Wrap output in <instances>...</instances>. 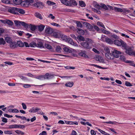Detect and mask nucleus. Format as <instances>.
<instances>
[{
    "label": "nucleus",
    "mask_w": 135,
    "mask_h": 135,
    "mask_svg": "<svg viewBox=\"0 0 135 135\" xmlns=\"http://www.w3.org/2000/svg\"><path fill=\"white\" fill-rule=\"evenodd\" d=\"M114 44L118 46H122L124 49H126L127 47V44L124 41L122 40H116L114 41Z\"/></svg>",
    "instance_id": "f257e3e1"
},
{
    "label": "nucleus",
    "mask_w": 135,
    "mask_h": 135,
    "mask_svg": "<svg viewBox=\"0 0 135 135\" xmlns=\"http://www.w3.org/2000/svg\"><path fill=\"white\" fill-rule=\"evenodd\" d=\"M8 12L13 14L15 15H18V14L17 12V7L10 8L8 9Z\"/></svg>",
    "instance_id": "f03ea898"
},
{
    "label": "nucleus",
    "mask_w": 135,
    "mask_h": 135,
    "mask_svg": "<svg viewBox=\"0 0 135 135\" xmlns=\"http://www.w3.org/2000/svg\"><path fill=\"white\" fill-rule=\"evenodd\" d=\"M111 53L114 56V58L115 57L116 58L119 57V55L122 54V53L120 51H117L116 50H114L113 51H112Z\"/></svg>",
    "instance_id": "7ed1b4c3"
},
{
    "label": "nucleus",
    "mask_w": 135,
    "mask_h": 135,
    "mask_svg": "<svg viewBox=\"0 0 135 135\" xmlns=\"http://www.w3.org/2000/svg\"><path fill=\"white\" fill-rule=\"evenodd\" d=\"M81 45L84 47L88 49H91V47L89 46L88 42H83L80 43Z\"/></svg>",
    "instance_id": "20e7f679"
},
{
    "label": "nucleus",
    "mask_w": 135,
    "mask_h": 135,
    "mask_svg": "<svg viewBox=\"0 0 135 135\" xmlns=\"http://www.w3.org/2000/svg\"><path fill=\"white\" fill-rule=\"evenodd\" d=\"M34 6L39 8H42L44 7V5L42 2L38 1L36 2L34 4Z\"/></svg>",
    "instance_id": "39448f33"
},
{
    "label": "nucleus",
    "mask_w": 135,
    "mask_h": 135,
    "mask_svg": "<svg viewBox=\"0 0 135 135\" xmlns=\"http://www.w3.org/2000/svg\"><path fill=\"white\" fill-rule=\"evenodd\" d=\"M83 24L85 26L86 28L89 29L90 31H91L93 30V26L89 23L85 22H84Z\"/></svg>",
    "instance_id": "423d86ee"
},
{
    "label": "nucleus",
    "mask_w": 135,
    "mask_h": 135,
    "mask_svg": "<svg viewBox=\"0 0 135 135\" xmlns=\"http://www.w3.org/2000/svg\"><path fill=\"white\" fill-rule=\"evenodd\" d=\"M127 45L126 48V49H124L126 50V52L130 55H133L134 51H132L131 47H129L128 48H127Z\"/></svg>",
    "instance_id": "0eeeda50"
},
{
    "label": "nucleus",
    "mask_w": 135,
    "mask_h": 135,
    "mask_svg": "<svg viewBox=\"0 0 135 135\" xmlns=\"http://www.w3.org/2000/svg\"><path fill=\"white\" fill-rule=\"evenodd\" d=\"M45 31V33L48 34H51L53 32V30L48 26L46 27Z\"/></svg>",
    "instance_id": "6e6552de"
},
{
    "label": "nucleus",
    "mask_w": 135,
    "mask_h": 135,
    "mask_svg": "<svg viewBox=\"0 0 135 135\" xmlns=\"http://www.w3.org/2000/svg\"><path fill=\"white\" fill-rule=\"evenodd\" d=\"M61 33L60 31L54 32L53 33V36L56 38H60L61 35Z\"/></svg>",
    "instance_id": "1a4fd4ad"
},
{
    "label": "nucleus",
    "mask_w": 135,
    "mask_h": 135,
    "mask_svg": "<svg viewBox=\"0 0 135 135\" xmlns=\"http://www.w3.org/2000/svg\"><path fill=\"white\" fill-rule=\"evenodd\" d=\"M108 54H105V55L106 57L109 59L112 60L114 59V56L111 53H110V52L109 53H107Z\"/></svg>",
    "instance_id": "9d476101"
},
{
    "label": "nucleus",
    "mask_w": 135,
    "mask_h": 135,
    "mask_svg": "<svg viewBox=\"0 0 135 135\" xmlns=\"http://www.w3.org/2000/svg\"><path fill=\"white\" fill-rule=\"evenodd\" d=\"M79 54L80 56L85 58L88 57V56L86 54L85 51H80Z\"/></svg>",
    "instance_id": "9b49d317"
},
{
    "label": "nucleus",
    "mask_w": 135,
    "mask_h": 135,
    "mask_svg": "<svg viewBox=\"0 0 135 135\" xmlns=\"http://www.w3.org/2000/svg\"><path fill=\"white\" fill-rule=\"evenodd\" d=\"M41 109L40 108H35L34 107H33L31 108L29 110V112L35 113L36 112L39 110H40Z\"/></svg>",
    "instance_id": "f8f14e48"
},
{
    "label": "nucleus",
    "mask_w": 135,
    "mask_h": 135,
    "mask_svg": "<svg viewBox=\"0 0 135 135\" xmlns=\"http://www.w3.org/2000/svg\"><path fill=\"white\" fill-rule=\"evenodd\" d=\"M69 6H71L72 5L76 6L78 3L76 2L74 0H69Z\"/></svg>",
    "instance_id": "ddd939ff"
},
{
    "label": "nucleus",
    "mask_w": 135,
    "mask_h": 135,
    "mask_svg": "<svg viewBox=\"0 0 135 135\" xmlns=\"http://www.w3.org/2000/svg\"><path fill=\"white\" fill-rule=\"evenodd\" d=\"M61 3L66 6H69V0H60Z\"/></svg>",
    "instance_id": "4468645a"
},
{
    "label": "nucleus",
    "mask_w": 135,
    "mask_h": 135,
    "mask_svg": "<svg viewBox=\"0 0 135 135\" xmlns=\"http://www.w3.org/2000/svg\"><path fill=\"white\" fill-rule=\"evenodd\" d=\"M10 44V46L11 48L13 49L17 47L16 42H11Z\"/></svg>",
    "instance_id": "2eb2a0df"
},
{
    "label": "nucleus",
    "mask_w": 135,
    "mask_h": 135,
    "mask_svg": "<svg viewBox=\"0 0 135 135\" xmlns=\"http://www.w3.org/2000/svg\"><path fill=\"white\" fill-rule=\"evenodd\" d=\"M17 47L18 46L19 47H22L24 46V43L20 40L17 41Z\"/></svg>",
    "instance_id": "dca6fc26"
},
{
    "label": "nucleus",
    "mask_w": 135,
    "mask_h": 135,
    "mask_svg": "<svg viewBox=\"0 0 135 135\" xmlns=\"http://www.w3.org/2000/svg\"><path fill=\"white\" fill-rule=\"evenodd\" d=\"M21 5L24 7H27L29 6V3L27 2V0H25L23 1H22Z\"/></svg>",
    "instance_id": "f3484780"
},
{
    "label": "nucleus",
    "mask_w": 135,
    "mask_h": 135,
    "mask_svg": "<svg viewBox=\"0 0 135 135\" xmlns=\"http://www.w3.org/2000/svg\"><path fill=\"white\" fill-rule=\"evenodd\" d=\"M34 15L36 17L41 20H42L43 19V17L42 16L40 13L38 12H35V13Z\"/></svg>",
    "instance_id": "a211bd4d"
},
{
    "label": "nucleus",
    "mask_w": 135,
    "mask_h": 135,
    "mask_svg": "<svg viewBox=\"0 0 135 135\" xmlns=\"http://www.w3.org/2000/svg\"><path fill=\"white\" fill-rule=\"evenodd\" d=\"M52 76L51 74H49L48 73H47L45 75H44V80L49 79L51 78Z\"/></svg>",
    "instance_id": "6ab92c4d"
},
{
    "label": "nucleus",
    "mask_w": 135,
    "mask_h": 135,
    "mask_svg": "<svg viewBox=\"0 0 135 135\" xmlns=\"http://www.w3.org/2000/svg\"><path fill=\"white\" fill-rule=\"evenodd\" d=\"M63 49L65 52L69 53L72 52V51L70 49L69 47H68L65 46L63 48Z\"/></svg>",
    "instance_id": "aec40b11"
},
{
    "label": "nucleus",
    "mask_w": 135,
    "mask_h": 135,
    "mask_svg": "<svg viewBox=\"0 0 135 135\" xmlns=\"http://www.w3.org/2000/svg\"><path fill=\"white\" fill-rule=\"evenodd\" d=\"M36 79L40 80H44V75H35V78Z\"/></svg>",
    "instance_id": "412c9836"
},
{
    "label": "nucleus",
    "mask_w": 135,
    "mask_h": 135,
    "mask_svg": "<svg viewBox=\"0 0 135 135\" xmlns=\"http://www.w3.org/2000/svg\"><path fill=\"white\" fill-rule=\"evenodd\" d=\"M77 31L79 34L80 35H83L85 33L84 30L79 28L77 29Z\"/></svg>",
    "instance_id": "4be33fe9"
},
{
    "label": "nucleus",
    "mask_w": 135,
    "mask_h": 135,
    "mask_svg": "<svg viewBox=\"0 0 135 135\" xmlns=\"http://www.w3.org/2000/svg\"><path fill=\"white\" fill-rule=\"evenodd\" d=\"M17 12L22 14H23L25 13V11L24 9L18 8H17Z\"/></svg>",
    "instance_id": "5701e85b"
},
{
    "label": "nucleus",
    "mask_w": 135,
    "mask_h": 135,
    "mask_svg": "<svg viewBox=\"0 0 135 135\" xmlns=\"http://www.w3.org/2000/svg\"><path fill=\"white\" fill-rule=\"evenodd\" d=\"M8 111L9 112L12 113H18L19 112L18 110L16 109H9Z\"/></svg>",
    "instance_id": "b1692460"
},
{
    "label": "nucleus",
    "mask_w": 135,
    "mask_h": 135,
    "mask_svg": "<svg viewBox=\"0 0 135 135\" xmlns=\"http://www.w3.org/2000/svg\"><path fill=\"white\" fill-rule=\"evenodd\" d=\"M105 41L111 44H113L114 42L113 40L108 38H105Z\"/></svg>",
    "instance_id": "393cba45"
},
{
    "label": "nucleus",
    "mask_w": 135,
    "mask_h": 135,
    "mask_svg": "<svg viewBox=\"0 0 135 135\" xmlns=\"http://www.w3.org/2000/svg\"><path fill=\"white\" fill-rule=\"evenodd\" d=\"M45 27V26H44L42 25L38 26V30L40 32L42 31L44 29Z\"/></svg>",
    "instance_id": "a878e982"
},
{
    "label": "nucleus",
    "mask_w": 135,
    "mask_h": 135,
    "mask_svg": "<svg viewBox=\"0 0 135 135\" xmlns=\"http://www.w3.org/2000/svg\"><path fill=\"white\" fill-rule=\"evenodd\" d=\"M21 21L17 20L14 21V22L15 25L16 26H20L21 25Z\"/></svg>",
    "instance_id": "bb28decb"
},
{
    "label": "nucleus",
    "mask_w": 135,
    "mask_h": 135,
    "mask_svg": "<svg viewBox=\"0 0 135 135\" xmlns=\"http://www.w3.org/2000/svg\"><path fill=\"white\" fill-rule=\"evenodd\" d=\"M89 65L91 66H94L97 68H99V69H105L107 68H103L101 66H99V65L94 64H89Z\"/></svg>",
    "instance_id": "cd10ccee"
},
{
    "label": "nucleus",
    "mask_w": 135,
    "mask_h": 135,
    "mask_svg": "<svg viewBox=\"0 0 135 135\" xmlns=\"http://www.w3.org/2000/svg\"><path fill=\"white\" fill-rule=\"evenodd\" d=\"M22 0H13L14 3L16 5L21 4Z\"/></svg>",
    "instance_id": "c85d7f7f"
},
{
    "label": "nucleus",
    "mask_w": 135,
    "mask_h": 135,
    "mask_svg": "<svg viewBox=\"0 0 135 135\" xmlns=\"http://www.w3.org/2000/svg\"><path fill=\"white\" fill-rule=\"evenodd\" d=\"M37 47L39 48H44V46L42 42H38L37 44Z\"/></svg>",
    "instance_id": "c756f323"
},
{
    "label": "nucleus",
    "mask_w": 135,
    "mask_h": 135,
    "mask_svg": "<svg viewBox=\"0 0 135 135\" xmlns=\"http://www.w3.org/2000/svg\"><path fill=\"white\" fill-rule=\"evenodd\" d=\"M114 9L115 12H123V9L121 8L114 7Z\"/></svg>",
    "instance_id": "7c9ffc66"
},
{
    "label": "nucleus",
    "mask_w": 135,
    "mask_h": 135,
    "mask_svg": "<svg viewBox=\"0 0 135 135\" xmlns=\"http://www.w3.org/2000/svg\"><path fill=\"white\" fill-rule=\"evenodd\" d=\"M73 82H71L66 83L65 85L67 87H71L73 85Z\"/></svg>",
    "instance_id": "2f4dec72"
},
{
    "label": "nucleus",
    "mask_w": 135,
    "mask_h": 135,
    "mask_svg": "<svg viewBox=\"0 0 135 135\" xmlns=\"http://www.w3.org/2000/svg\"><path fill=\"white\" fill-rule=\"evenodd\" d=\"M30 46L31 47H37V44L35 42L33 41L30 44Z\"/></svg>",
    "instance_id": "473e14b6"
},
{
    "label": "nucleus",
    "mask_w": 135,
    "mask_h": 135,
    "mask_svg": "<svg viewBox=\"0 0 135 135\" xmlns=\"http://www.w3.org/2000/svg\"><path fill=\"white\" fill-rule=\"evenodd\" d=\"M126 63H130V65L134 66L135 67V64L134 63V61H131L127 60L126 61Z\"/></svg>",
    "instance_id": "72a5a7b5"
},
{
    "label": "nucleus",
    "mask_w": 135,
    "mask_h": 135,
    "mask_svg": "<svg viewBox=\"0 0 135 135\" xmlns=\"http://www.w3.org/2000/svg\"><path fill=\"white\" fill-rule=\"evenodd\" d=\"M98 130L102 134L105 135H110L109 133L105 132L104 131L99 128L98 129Z\"/></svg>",
    "instance_id": "f704fd0d"
},
{
    "label": "nucleus",
    "mask_w": 135,
    "mask_h": 135,
    "mask_svg": "<svg viewBox=\"0 0 135 135\" xmlns=\"http://www.w3.org/2000/svg\"><path fill=\"white\" fill-rule=\"evenodd\" d=\"M79 5L81 7H85L86 6V4L83 1H79Z\"/></svg>",
    "instance_id": "c9c22d12"
},
{
    "label": "nucleus",
    "mask_w": 135,
    "mask_h": 135,
    "mask_svg": "<svg viewBox=\"0 0 135 135\" xmlns=\"http://www.w3.org/2000/svg\"><path fill=\"white\" fill-rule=\"evenodd\" d=\"M30 28L31 30L33 31H34L36 30V26L32 25L31 24L30 26Z\"/></svg>",
    "instance_id": "e433bc0d"
},
{
    "label": "nucleus",
    "mask_w": 135,
    "mask_h": 135,
    "mask_svg": "<svg viewBox=\"0 0 135 135\" xmlns=\"http://www.w3.org/2000/svg\"><path fill=\"white\" fill-rule=\"evenodd\" d=\"M15 132L17 134H20L21 135H23L25 133H24L22 131H21L19 130H16L15 131Z\"/></svg>",
    "instance_id": "4c0bfd02"
},
{
    "label": "nucleus",
    "mask_w": 135,
    "mask_h": 135,
    "mask_svg": "<svg viewBox=\"0 0 135 135\" xmlns=\"http://www.w3.org/2000/svg\"><path fill=\"white\" fill-rule=\"evenodd\" d=\"M76 23L77 25V26L79 27L82 28L83 27L81 23L79 21H76Z\"/></svg>",
    "instance_id": "58836bf2"
},
{
    "label": "nucleus",
    "mask_w": 135,
    "mask_h": 135,
    "mask_svg": "<svg viewBox=\"0 0 135 135\" xmlns=\"http://www.w3.org/2000/svg\"><path fill=\"white\" fill-rule=\"evenodd\" d=\"M4 54H4V55H6L7 56L9 57H12L15 56L14 54L11 53L6 52L4 53Z\"/></svg>",
    "instance_id": "ea45409f"
},
{
    "label": "nucleus",
    "mask_w": 135,
    "mask_h": 135,
    "mask_svg": "<svg viewBox=\"0 0 135 135\" xmlns=\"http://www.w3.org/2000/svg\"><path fill=\"white\" fill-rule=\"evenodd\" d=\"M8 128L9 129L17 128V125L15 124L9 125L8 127Z\"/></svg>",
    "instance_id": "a19ab883"
},
{
    "label": "nucleus",
    "mask_w": 135,
    "mask_h": 135,
    "mask_svg": "<svg viewBox=\"0 0 135 135\" xmlns=\"http://www.w3.org/2000/svg\"><path fill=\"white\" fill-rule=\"evenodd\" d=\"M100 5L101 6V7L105 9L106 10L108 9V7L105 4L103 3H101Z\"/></svg>",
    "instance_id": "79ce46f5"
},
{
    "label": "nucleus",
    "mask_w": 135,
    "mask_h": 135,
    "mask_svg": "<svg viewBox=\"0 0 135 135\" xmlns=\"http://www.w3.org/2000/svg\"><path fill=\"white\" fill-rule=\"evenodd\" d=\"M5 22L6 23L12 26L13 24V22L10 20H7Z\"/></svg>",
    "instance_id": "37998d69"
},
{
    "label": "nucleus",
    "mask_w": 135,
    "mask_h": 135,
    "mask_svg": "<svg viewBox=\"0 0 135 135\" xmlns=\"http://www.w3.org/2000/svg\"><path fill=\"white\" fill-rule=\"evenodd\" d=\"M44 47L48 49H52V47L50 45L48 44H45Z\"/></svg>",
    "instance_id": "c03bdc74"
},
{
    "label": "nucleus",
    "mask_w": 135,
    "mask_h": 135,
    "mask_svg": "<svg viewBox=\"0 0 135 135\" xmlns=\"http://www.w3.org/2000/svg\"><path fill=\"white\" fill-rule=\"evenodd\" d=\"M61 35L62 36H61V37H60V38H61L62 40L65 41L67 40L68 38L66 36L64 35L62 33L61 34Z\"/></svg>",
    "instance_id": "a18cd8bd"
},
{
    "label": "nucleus",
    "mask_w": 135,
    "mask_h": 135,
    "mask_svg": "<svg viewBox=\"0 0 135 135\" xmlns=\"http://www.w3.org/2000/svg\"><path fill=\"white\" fill-rule=\"evenodd\" d=\"M104 52L105 53V54H108L107 53H109L110 52L108 47H105L104 49Z\"/></svg>",
    "instance_id": "49530a36"
},
{
    "label": "nucleus",
    "mask_w": 135,
    "mask_h": 135,
    "mask_svg": "<svg viewBox=\"0 0 135 135\" xmlns=\"http://www.w3.org/2000/svg\"><path fill=\"white\" fill-rule=\"evenodd\" d=\"M47 4L49 5H53L55 4V3L54 2L50 1H47Z\"/></svg>",
    "instance_id": "de8ad7c7"
},
{
    "label": "nucleus",
    "mask_w": 135,
    "mask_h": 135,
    "mask_svg": "<svg viewBox=\"0 0 135 135\" xmlns=\"http://www.w3.org/2000/svg\"><path fill=\"white\" fill-rule=\"evenodd\" d=\"M77 38L80 41H84L85 40V39L81 36H79L77 37Z\"/></svg>",
    "instance_id": "09e8293b"
},
{
    "label": "nucleus",
    "mask_w": 135,
    "mask_h": 135,
    "mask_svg": "<svg viewBox=\"0 0 135 135\" xmlns=\"http://www.w3.org/2000/svg\"><path fill=\"white\" fill-rule=\"evenodd\" d=\"M21 25L25 28H27L28 27V24L24 22L21 21Z\"/></svg>",
    "instance_id": "8fccbe9b"
},
{
    "label": "nucleus",
    "mask_w": 135,
    "mask_h": 135,
    "mask_svg": "<svg viewBox=\"0 0 135 135\" xmlns=\"http://www.w3.org/2000/svg\"><path fill=\"white\" fill-rule=\"evenodd\" d=\"M119 33L120 34L121 36L122 37H124L125 38H129V36L124 33H121L120 32H119Z\"/></svg>",
    "instance_id": "3c124183"
},
{
    "label": "nucleus",
    "mask_w": 135,
    "mask_h": 135,
    "mask_svg": "<svg viewBox=\"0 0 135 135\" xmlns=\"http://www.w3.org/2000/svg\"><path fill=\"white\" fill-rule=\"evenodd\" d=\"M56 50L57 52H59L62 50V49L59 46H57L56 47Z\"/></svg>",
    "instance_id": "603ef678"
},
{
    "label": "nucleus",
    "mask_w": 135,
    "mask_h": 135,
    "mask_svg": "<svg viewBox=\"0 0 135 135\" xmlns=\"http://www.w3.org/2000/svg\"><path fill=\"white\" fill-rule=\"evenodd\" d=\"M97 24L98 26L101 27H102L104 28V29H105V28L104 25L102 23L100 22H97Z\"/></svg>",
    "instance_id": "864d4df0"
},
{
    "label": "nucleus",
    "mask_w": 135,
    "mask_h": 135,
    "mask_svg": "<svg viewBox=\"0 0 135 135\" xmlns=\"http://www.w3.org/2000/svg\"><path fill=\"white\" fill-rule=\"evenodd\" d=\"M104 123H106L107 124H116L115 123H117V122H115V121H109V122H104Z\"/></svg>",
    "instance_id": "5fc2aeb1"
},
{
    "label": "nucleus",
    "mask_w": 135,
    "mask_h": 135,
    "mask_svg": "<svg viewBox=\"0 0 135 135\" xmlns=\"http://www.w3.org/2000/svg\"><path fill=\"white\" fill-rule=\"evenodd\" d=\"M120 59L125 62H126V61L127 60H126L125 57L124 56L122 55L120 56Z\"/></svg>",
    "instance_id": "6e6d98bb"
},
{
    "label": "nucleus",
    "mask_w": 135,
    "mask_h": 135,
    "mask_svg": "<svg viewBox=\"0 0 135 135\" xmlns=\"http://www.w3.org/2000/svg\"><path fill=\"white\" fill-rule=\"evenodd\" d=\"M5 40L6 42L8 43H10L11 42V39L8 37H6L5 38Z\"/></svg>",
    "instance_id": "4d7b16f0"
},
{
    "label": "nucleus",
    "mask_w": 135,
    "mask_h": 135,
    "mask_svg": "<svg viewBox=\"0 0 135 135\" xmlns=\"http://www.w3.org/2000/svg\"><path fill=\"white\" fill-rule=\"evenodd\" d=\"M4 133L5 134L10 135L12 134V131L7 130L5 131Z\"/></svg>",
    "instance_id": "13d9d810"
},
{
    "label": "nucleus",
    "mask_w": 135,
    "mask_h": 135,
    "mask_svg": "<svg viewBox=\"0 0 135 135\" xmlns=\"http://www.w3.org/2000/svg\"><path fill=\"white\" fill-rule=\"evenodd\" d=\"M0 42L1 44V45L3 44L4 45L5 44L6 42L4 40V39L2 38H0Z\"/></svg>",
    "instance_id": "bf43d9fd"
},
{
    "label": "nucleus",
    "mask_w": 135,
    "mask_h": 135,
    "mask_svg": "<svg viewBox=\"0 0 135 135\" xmlns=\"http://www.w3.org/2000/svg\"><path fill=\"white\" fill-rule=\"evenodd\" d=\"M125 85L127 86H132V85L130 83L127 81L126 82Z\"/></svg>",
    "instance_id": "052dcab7"
},
{
    "label": "nucleus",
    "mask_w": 135,
    "mask_h": 135,
    "mask_svg": "<svg viewBox=\"0 0 135 135\" xmlns=\"http://www.w3.org/2000/svg\"><path fill=\"white\" fill-rule=\"evenodd\" d=\"M2 1L3 3L5 4H9L10 3L9 0H1Z\"/></svg>",
    "instance_id": "680f3d73"
},
{
    "label": "nucleus",
    "mask_w": 135,
    "mask_h": 135,
    "mask_svg": "<svg viewBox=\"0 0 135 135\" xmlns=\"http://www.w3.org/2000/svg\"><path fill=\"white\" fill-rule=\"evenodd\" d=\"M10 92L7 90H0V94H3L6 93H9Z\"/></svg>",
    "instance_id": "e2e57ef3"
},
{
    "label": "nucleus",
    "mask_w": 135,
    "mask_h": 135,
    "mask_svg": "<svg viewBox=\"0 0 135 135\" xmlns=\"http://www.w3.org/2000/svg\"><path fill=\"white\" fill-rule=\"evenodd\" d=\"M48 17L52 19H54L55 18V17L53 16L52 14H50L48 16Z\"/></svg>",
    "instance_id": "0e129e2a"
},
{
    "label": "nucleus",
    "mask_w": 135,
    "mask_h": 135,
    "mask_svg": "<svg viewBox=\"0 0 135 135\" xmlns=\"http://www.w3.org/2000/svg\"><path fill=\"white\" fill-rule=\"evenodd\" d=\"M67 41L69 43L71 44L73 42V40L71 38H68Z\"/></svg>",
    "instance_id": "69168bd1"
},
{
    "label": "nucleus",
    "mask_w": 135,
    "mask_h": 135,
    "mask_svg": "<svg viewBox=\"0 0 135 135\" xmlns=\"http://www.w3.org/2000/svg\"><path fill=\"white\" fill-rule=\"evenodd\" d=\"M94 7L96 8L99 9H100V8L101 7V5L100 6L99 4H95L94 6Z\"/></svg>",
    "instance_id": "338daca9"
},
{
    "label": "nucleus",
    "mask_w": 135,
    "mask_h": 135,
    "mask_svg": "<svg viewBox=\"0 0 135 135\" xmlns=\"http://www.w3.org/2000/svg\"><path fill=\"white\" fill-rule=\"evenodd\" d=\"M102 31L103 33L105 34H109V32L107 31L104 29H102Z\"/></svg>",
    "instance_id": "774afa93"
}]
</instances>
